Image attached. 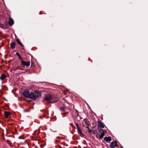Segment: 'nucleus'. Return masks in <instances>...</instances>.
<instances>
[{"instance_id":"obj_1","label":"nucleus","mask_w":148,"mask_h":148,"mask_svg":"<svg viewBox=\"0 0 148 148\" xmlns=\"http://www.w3.org/2000/svg\"><path fill=\"white\" fill-rule=\"evenodd\" d=\"M41 96V93L38 91H36L34 92H31L29 94V98L32 99H36Z\"/></svg>"},{"instance_id":"obj_2","label":"nucleus","mask_w":148,"mask_h":148,"mask_svg":"<svg viewBox=\"0 0 148 148\" xmlns=\"http://www.w3.org/2000/svg\"><path fill=\"white\" fill-rule=\"evenodd\" d=\"M98 130L99 132L101 134L100 135H97L96 137L97 138H99L100 139L102 138L105 135V134L106 133L107 130H104L102 129V128H98Z\"/></svg>"},{"instance_id":"obj_3","label":"nucleus","mask_w":148,"mask_h":148,"mask_svg":"<svg viewBox=\"0 0 148 148\" xmlns=\"http://www.w3.org/2000/svg\"><path fill=\"white\" fill-rule=\"evenodd\" d=\"M30 61H28L27 62H25L23 60H21V66L22 67H24L25 66H26L27 67H28L30 66Z\"/></svg>"},{"instance_id":"obj_4","label":"nucleus","mask_w":148,"mask_h":148,"mask_svg":"<svg viewBox=\"0 0 148 148\" xmlns=\"http://www.w3.org/2000/svg\"><path fill=\"white\" fill-rule=\"evenodd\" d=\"M52 99L51 95L47 94L45 95V100L47 101H49Z\"/></svg>"},{"instance_id":"obj_5","label":"nucleus","mask_w":148,"mask_h":148,"mask_svg":"<svg viewBox=\"0 0 148 148\" xmlns=\"http://www.w3.org/2000/svg\"><path fill=\"white\" fill-rule=\"evenodd\" d=\"M98 128H103L104 127V125L101 122L98 121Z\"/></svg>"},{"instance_id":"obj_6","label":"nucleus","mask_w":148,"mask_h":148,"mask_svg":"<svg viewBox=\"0 0 148 148\" xmlns=\"http://www.w3.org/2000/svg\"><path fill=\"white\" fill-rule=\"evenodd\" d=\"M29 94L28 91L26 90L24 91L23 93V96L29 98Z\"/></svg>"},{"instance_id":"obj_7","label":"nucleus","mask_w":148,"mask_h":148,"mask_svg":"<svg viewBox=\"0 0 148 148\" xmlns=\"http://www.w3.org/2000/svg\"><path fill=\"white\" fill-rule=\"evenodd\" d=\"M14 23V21L13 19L10 17L9 18V21H8V24L10 26H12Z\"/></svg>"},{"instance_id":"obj_8","label":"nucleus","mask_w":148,"mask_h":148,"mask_svg":"<svg viewBox=\"0 0 148 148\" xmlns=\"http://www.w3.org/2000/svg\"><path fill=\"white\" fill-rule=\"evenodd\" d=\"M4 116L5 117L7 118L8 117V116L11 115V113L9 112L4 111Z\"/></svg>"},{"instance_id":"obj_9","label":"nucleus","mask_w":148,"mask_h":148,"mask_svg":"<svg viewBox=\"0 0 148 148\" xmlns=\"http://www.w3.org/2000/svg\"><path fill=\"white\" fill-rule=\"evenodd\" d=\"M117 143L116 141L112 142L110 146L112 148H114L117 146Z\"/></svg>"},{"instance_id":"obj_10","label":"nucleus","mask_w":148,"mask_h":148,"mask_svg":"<svg viewBox=\"0 0 148 148\" xmlns=\"http://www.w3.org/2000/svg\"><path fill=\"white\" fill-rule=\"evenodd\" d=\"M76 125L77 127V130L81 134H82V132L81 129L79 128V124L77 123L76 124Z\"/></svg>"},{"instance_id":"obj_11","label":"nucleus","mask_w":148,"mask_h":148,"mask_svg":"<svg viewBox=\"0 0 148 148\" xmlns=\"http://www.w3.org/2000/svg\"><path fill=\"white\" fill-rule=\"evenodd\" d=\"M6 77V75L4 74H1L0 77V78L1 80L3 81L5 79Z\"/></svg>"},{"instance_id":"obj_12","label":"nucleus","mask_w":148,"mask_h":148,"mask_svg":"<svg viewBox=\"0 0 148 148\" xmlns=\"http://www.w3.org/2000/svg\"><path fill=\"white\" fill-rule=\"evenodd\" d=\"M104 139L106 142H108L110 141L111 140V138L110 137H106L104 138Z\"/></svg>"},{"instance_id":"obj_13","label":"nucleus","mask_w":148,"mask_h":148,"mask_svg":"<svg viewBox=\"0 0 148 148\" xmlns=\"http://www.w3.org/2000/svg\"><path fill=\"white\" fill-rule=\"evenodd\" d=\"M16 43L15 42H12L11 44V47L14 49L15 47Z\"/></svg>"},{"instance_id":"obj_14","label":"nucleus","mask_w":148,"mask_h":148,"mask_svg":"<svg viewBox=\"0 0 148 148\" xmlns=\"http://www.w3.org/2000/svg\"><path fill=\"white\" fill-rule=\"evenodd\" d=\"M87 128L88 129V133L90 134H91V133L93 132V131L90 130L89 127H87Z\"/></svg>"},{"instance_id":"obj_15","label":"nucleus","mask_w":148,"mask_h":148,"mask_svg":"<svg viewBox=\"0 0 148 148\" xmlns=\"http://www.w3.org/2000/svg\"><path fill=\"white\" fill-rule=\"evenodd\" d=\"M16 54L18 57L19 59L21 60H21H23L20 54L18 52L16 53Z\"/></svg>"},{"instance_id":"obj_16","label":"nucleus","mask_w":148,"mask_h":148,"mask_svg":"<svg viewBox=\"0 0 148 148\" xmlns=\"http://www.w3.org/2000/svg\"><path fill=\"white\" fill-rule=\"evenodd\" d=\"M16 41H17V43L18 44H19V45H21V46H23V45L21 43V41L18 39H16Z\"/></svg>"},{"instance_id":"obj_17","label":"nucleus","mask_w":148,"mask_h":148,"mask_svg":"<svg viewBox=\"0 0 148 148\" xmlns=\"http://www.w3.org/2000/svg\"><path fill=\"white\" fill-rule=\"evenodd\" d=\"M60 110L62 111H64L65 110V108L64 107H61L60 108Z\"/></svg>"},{"instance_id":"obj_18","label":"nucleus","mask_w":148,"mask_h":148,"mask_svg":"<svg viewBox=\"0 0 148 148\" xmlns=\"http://www.w3.org/2000/svg\"><path fill=\"white\" fill-rule=\"evenodd\" d=\"M86 123L87 125H88V126H89V124H90V123L88 121V122H86Z\"/></svg>"},{"instance_id":"obj_19","label":"nucleus","mask_w":148,"mask_h":148,"mask_svg":"<svg viewBox=\"0 0 148 148\" xmlns=\"http://www.w3.org/2000/svg\"><path fill=\"white\" fill-rule=\"evenodd\" d=\"M40 118H42V116H40L39 117Z\"/></svg>"},{"instance_id":"obj_20","label":"nucleus","mask_w":148,"mask_h":148,"mask_svg":"<svg viewBox=\"0 0 148 148\" xmlns=\"http://www.w3.org/2000/svg\"><path fill=\"white\" fill-rule=\"evenodd\" d=\"M51 103H53V102H51Z\"/></svg>"}]
</instances>
